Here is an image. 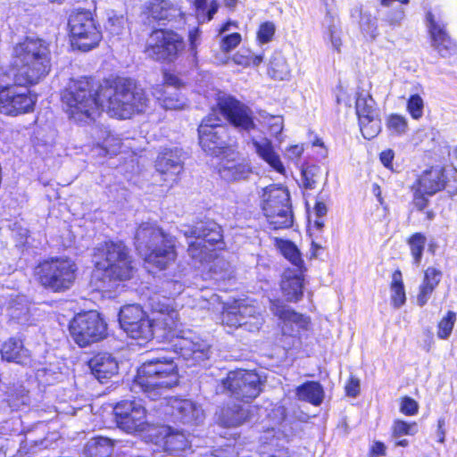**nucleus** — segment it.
Masks as SVG:
<instances>
[{"instance_id": "1", "label": "nucleus", "mask_w": 457, "mask_h": 457, "mask_svg": "<svg viewBox=\"0 0 457 457\" xmlns=\"http://www.w3.org/2000/svg\"><path fill=\"white\" fill-rule=\"evenodd\" d=\"M62 102L68 117L84 124L96 121L104 110L112 118L129 120L150 106L146 90L135 79L119 74L103 79L93 75L71 79Z\"/></svg>"}, {"instance_id": "2", "label": "nucleus", "mask_w": 457, "mask_h": 457, "mask_svg": "<svg viewBox=\"0 0 457 457\" xmlns=\"http://www.w3.org/2000/svg\"><path fill=\"white\" fill-rule=\"evenodd\" d=\"M227 122L240 132L250 133L256 124L252 109L237 97L226 95L217 98L215 106L204 116L197 128L199 145L207 154L227 158L238 154V143Z\"/></svg>"}, {"instance_id": "3", "label": "nucleus", "mask_w": 457, "mask_h": 457, "mask_svg": "<svg viewBox=\"0 0 457 457\" xmlns=\"http://www.w3.org/2000/svg\"><path fill=\"white\" fill-rule=\"evenodd\" d=\"M136 272L131 250L125 241L106 239L93 249L88 287L94 292L111 293L119 285L131 280Z\"/></svg>"}, {"instance_id": "4", "label": "nucleus", "mask_w": 457, "mask_h": 457, "mask_svg": "<svg viewBox=\"0 0 457 457\" xmlns=\"http://www.w3.org/2000/svg\"><path fill=\"white\" fill-rule=\"evenodd\" d=\"M154 328L162 331V349L171 351L195 366L210 357L211 346L190 329H182L178 309L171 303L158 302L153 306Z\"/></svg>"}, {"instance_id": "5", "label": "nucleus", "mask_w": 457, "mask_h": 457, "mask_svg": "<svg viewBox=\"0 0 457 457\" xmlns=\"http://www.w3.org/2000/svg\"><path fill=\"white\" fill-rule=\"evenodd\" d=\"M17 70L13 81L18 87L29 88L38 84L51 71L50 43L37 37H25L13 47Z\"/></svg>"}, {"instance_id": "6", "label": "nucleus", "mask_w": 457, "mask_h": 457, "mask_svg": "<svg viewBox=\"0 0 457 457\" xmlns=\"http://www.w3.org/2000/svg\"><path fill=\"white\" fill-rule=\"evenodd\" d=\"M134 238L147 248L143 262L149 271H165L176 263L179 257L177 239L160 226L141 222L136 228Z\"/></svg>"}, {"instance_id": "7", "label": "nucleus", "mask_w": 457, "mask_h": 457, "mask_svg": "<svg viewBox=\"0 0 457 457\" xmlns=\"http://www.w3.org/2000/svg\"><path fill=\"white\" fill-rule=\"evenodd\" d=\"M179 383V369L171 357L146 360L138 367L133 380V385L152 400L159 398L163 390Z\"/></svg>"}, {"instance_id": "8", "label": "nucleus", "mask_w": 457, "mask_h": 457, "mask_svg": "<svg viewBox=\"0 0 457 457\" xmlns=\"http://www.w3.org/2000/svg\"><path fill=\"white\" fill-rule=\"evenodd\" d=\"M78 263L68 256H51L39 261L33 277L45 290L61 294L71 289L79 277Z\"/></svg>"}, {"instance_id": "9", "label": "nucleus", "mask_w": 457, "mask_h": 457, "mask_svg": "<svg viewBox=\"0 0 457 457\" xmlns=\"http://www.w3.org/2000/svg\"><path fill=\"white\" fill-rule=\"evenodd\" d=\"M189 236L199 241H192L187 245L189 256L196 262L210 263L225 250L223 229L213 220H200L190 229Z\"/></svg>"}, {"instance_id": "10", "label": "nucleus", "mask_w": 457, "mask_h": 457, "mask_svg": "<svg viewBox=\"0 0 457 457\" xmlns=\"http://www.w3.org/2000/svg\"><path fill=\"white\" fill-rule=\"evenodd\" d=\"M260 207L271 229H286L293 226L294 214L287 187L270 184L262 188Z\"/></svg>"}, {"instance_id": "11", "label": "nucleus", "mask_w": 457, "mask_h": 457, "mask_svg": "<svg viewBox=\"0 0 457 457\" xmlns=\"http://www.w3.org/2000/svg\"><path fill=\"white\" fill-rule=\"evenodd\" d=\"M68 35L73 48L88 52L97 47L103 39L100 24L92 11L75 8L68 16Z\"/></svg>"}, {"instance_id": "12", "label": "nucleus", "mask_w": 457, "mask_h": 457, "mask_svg": "<svg viewBox=\"0 0 457 457\" xmlns=\"http://www.w3.org/2000/svg\"><path fill=\"white\" fill-rule=\"evenodd\" d=\"M149 39L145 52L160 63H174L186 50L183 36L172 29H154L149 34Z\"/></svg>"}, {"instance_id": "13", "label": "nucleus", "mask_w": 457, "mask_h": 457, "mask_svg": "<svg viewBox=\"0 0 457 457\" xmlns=\"http://www.w3.org/2000/svg\"><path fill=\"white\" fill-rule=\"evenodd\" d=\"M68 329L74 343L87 347L108 337V324L96 311L81 312L69 321Z\"/></svg>"}, {"instance_id": "14", "label": "nucleus", "mask_w": 457, "mask_h": 457, "mask_svg": "<svg viewBox=\"0 0 457 457\" xmlns=\"http://www.w3.org/2000/svg\"><path fill=\"white\" fill-rule=\"evenodd\" d=\"M223 391L230 398L250 403L262 393V382L260 375L252 370H229L221 379Z\"/></svg>"}, {"instance_id": "15", "label": "nucleus", "mask_w": 457, "mask_h": 457, "mask_svg": "<svg viewBox=\"0 0 457 457\" xmlns=\"http://www.w3.org/2000/svg\"><path fill=\"white\" fill-rule=\"evenodd\" d=\"M246 298L233 299L225 303L221 311V323L230 328L237 329L241 327H247L248 329H259L262 319L258 307Z\"/></svg>"}, {"instance_id": "16", "label": "nucleus", "mask_w": 457, "mask_h": 457, "mask_svg": "<svg viewBox=\"0 0 457 457\" xmlns=\"http://www.w3.org/2000/svg\"><path fill=\"white\" fill-rule=\"evenodd\" d=\"M120 328L128 337L149 342L154 337V320L140 304H127L119 312Z\"/></svg>"}, {"instance_id": "17", "label": "nucleus", "mask_w": 457, "mask_h": 457, "mask_svg": "<svg viewBox=\"0 0 457 457\" xmlns=\"http://www.w3.org/2000/svg\"><path fill=\"white\" fill-rule=\"evenodd\" d=\"M116 425L129 434L152 433L155 426L147 421L146 409L135 400H122L113 407Z\"/></svg>"}, {"instance_id": "18", "label": "nucleus", "mask_w": 457, "mask_h": 457, "mask_svg": "<svg viewBox=\"0 0 457 457\" xmlns=\"http://www.w3.org/2000/svg\"><path fill=\"white\" fill-rule=\"evenodd\" d=\"M13 85H0V113L8 117L34 112L37 96L30 90L20 91Z\"/></svg>"}, {"instance_id": "19", "label": "nucleus", "mask_w": 457, "mask_h": 457, "mask_svg": "<svg viewBox=\"0 0 457 457\" xmlns=\"http://www.w3.org/2000/svg\"><path fill=\"white\" fill-rule=\"evenodd\" d=\"M413 187H420L428 195L445 189L457 192V169H452L449 173L445 166L430 165L417 176Z\"/></svg>"}, {"instance_id": "20", "label": "nucleus", "mask_w": 457, "mask_h": 457, "mask_svg": "<svg viewBox=\"0 0 457 457\" xmlns=\"http://www.w3.org/2000/svg\"><path fill=\"white\" fill-rule=\"evenodd\" d=\"M183 167L179 150L176 147L162 149L154 162V169L167 187H171L179 181Z\"/></svg>"}, {"instance_id": "21", "label": "nucleus", "mask_w": 457, "mask_h": 457, "mask_svg": "<svg viewBox=\"0 0 457 457\" xmlns=\"http://www.w3.org/2000/svg\"><path fill=\"white\" fill-rule=\"evenodd\" d=\"M149 441L156 445H162L165 452L174 456H183L191 452V442L188 437L180 431L163 433L155 427L154 431L148 434Z\"/></svg>"}, {"instance_id": "22", "label": "nucleus", "mask_w": 457, "mask_h": 457, "mask_svg": "<svg viewBox=\"0 0 457 457\" xmlns=\"http://www.w3.org/2000/svg\"><path fill=\"white\" fill-rule=\"evenodd\" d=\"M282 432L275 428H267L260 436L261 457H290L289 450L280 445Z\"/></svg>"}, {"instance_id": "23", "label": "nucleus", "mask_w": 457, "mask_h": 457, "mask_svg": "<svg viewBox=\"0 0 457 457\" xmlns=\"http://www.w3.org/2000/svg\"><path fill=\"white\" fill-rule=\"evenodd\" d=\"M273 314L284 324L295 325L299 330H308L311 318L284 304L279 299L270 301Z\"/></svg>"}, {"instance_id": "24", "label": "nucleus", "mask_w": 457, "mask_h": 457, "mask_svg": "<svg viewBox=\"0 0 457 457\" xmlns=\"http://www.w3.org/2000/svg\"><path fill=\"white\" fill-rule=\"evenodd\" d=\"M92 374L104 382L118 373L119 364L117 360L108 353H97L87 361Z\"/></svg>"}, {"instance_id": "25", "label": "nucleus", "mask_w": 457, "mask_h": 457, "mask_svg": "<svg viewBox=\"0 0 457 457\" xmlns=\"http://www.w3.org/2000/svg\"><path fill=\"white\" fill-rule=\"evenodd\" d=\"M304 273L295 274L287 270L281 278L279 287L288 303H298L303 296Z\"/></svg>"}, {"instance_id": "26", "label": "nucleus", "mask_w": 457, "mask_h": 457, "mask_svg": "<svg viewBox=\"0 0 457 457\" xmlns=\"http://www.w3.org/2000/svg\"><path fill=\"white\" fill-rule=\"evenodd\" d=\"M442 277L443 272L440 269L428 266L424 270L421 282L418 287L417 303L419 306L423 307L428 303L439 286Z\"/></svg>"}, {"instance_id": "27", "label": "nucleus", "mask_w": 457, "mask_h": 457, "mask_svg": "<svg viewBox=\"0 0 457 457\" xmlns=\"http://www.w3.org/2000/svg\"><path fill=\"white\" fill-rule=\"evenodd\" d=\"M170 415L174 422L183 424L195 421L200 415L199 407L191 400L174 398L170 401Z\"/></svg>"}, {"instance_id": "28", "label": "nucleus", "mask_w": 457, "mask_h": 457, "mask_svg": "<svg viewBox=\"0 0 457 457\" xmlns=\"http://www.w3.org/2000/svg\"><path fill=\"white\" fill-rule=\"evenodd\" d=\"M252 416L251 407H244L233 403L222 407L220 413V423L223 428H237L247 422Z\"/></svg>"}, {"instance_id": "29", "label": "nucleus", "mask_w": 457, "mask_h": 457, "mask_svg": "<svg viewBox=\"0 0 457 457\" xmlns=\"http://www.w3.org/2000/svg\"><path fill=\"white\" fill-rule=\"evenodd\" d=\"M273 244L279 253L293 266H295L298 272L305 273L307 271V267L302 253L293 241L280 237H274Z\"/></svg>"}, {"instance_id": "30", "label": "nucleus", "mask_w": 457, "mask_h": 457, "mask_svg": "<svg viewBox=\"0 0 457 457\" xmlns=\"http://www.w3.org/2000/svg\"><path fill=\"white\" fill-rule=\"evenodd\" d=\"M252 144L255 149V153L262 161L276 172L285 175L286 169L270 139L264 138L261 141L253 139Z\"/></svg>"}, {"instance_id": "31", "label": "nucleus", "mask_w": 457, "mask_h": 457, "mask_svg": "<svg viewBox=\"0 0 457 457\" xmlns=\"http://www.w3.org/2000/svg\"><path fill=\"white\" fill-rule=\"evenodd\" d=\"M391 437L395 438V446L407 447L410 445L409 440L401 438L402 436H413L419 432V424L415 420H405L403 419H395L391 425Z\"/></svg>"}, {"instance_id": "32", "label": "nucleus", "mask_w": 457, "mask_h": 457, "mask_svg": "<svg viewBox=\"0 0 457 457\" xmlns=\"http://www.w3.org/2000/svg\"><path fill=\"white\" fill-rule=\"evenodd\" d=\"M429 34L432 46L442 56L450 53L455 47V43L448 35L445 29L433 20H431L429 25Z\"/></svg>"}, {"instance_id": "33", "label": "nucleus", "mask_w": 457, "mask_h": 457, "mask_svg": "<svg viewBox=\"0 0 457 457\" xmlns=\"http://www.w3.org/2000/svg\"><path fill=\"white\" fill-rule=\"evenodd\" d=\"M267 74L274 80H285L291 76V68L281 50H275L268 63Z\"/></svg>"}, {"instance_id": "34", "label": "nucleus", "mask_w": 457, "mask_h": 457, "mask_svg": "<svg viewBox=\"0 0 457 457\" xmlns=\"http://www.w3.org/2000/svg\"><path fill=\"white\" fill-rule=\"evenodd\" d=\"M297 398L314 406H320L324 399V389L319 381H305L295 388Z\"/></svg>"}, {"instance_id": "35", "label": "nucleus", "mask_w": 457, "mask_h": 457, "mask_svg": "<svg viewBox=\"0 0 457 457\" xmlns=\"http://www.w3.org/2000/svg\"><path fill=\"white\" fill-rule=\"evenodd\" d=\"M2 357L8 361L22 363L29 356L24 348L23 341L20 338L10 337L1 346Z\"/></svg>"}, {"instance_id": "36", "label": "nucleus", "mask_w": 457, "mask_h": 457, "mask_svg": "<svg viewBox=\"0 0 457 457\" xmlns=\"http://www.w3.org/2000/svg\"><path fill=\"white\" fill-rule=\"evenodd\" d=\"M389 287L391 290V304L394 308L399 309L406 303V293L403 283V273L400 269L392 272Z\"/></svg>"}, {"instance_id": "37", "label": "nucleus", "mask_w": 457, "mask_h": 457, "mask_svg": "<svg viewBox=\"0 0 457 457\" xmlns=\"http://www.w3.org/2000/svg\"><path fill=\"white\" fill-rule=\"evenodd\" d=\"M112 441L104 436H95L85 448L86 457H109L112 451Z\"/></svg>"}, {"instance_id": "38", "label": "nucleus", "mask_w": 457, "mask_h": 457, "mask_svg": "<svg viewBox=\"0 0 457 457\" xmlns=\"http://www.w3.org/2000/svg\"><path fill=\"white\" fill-rule=\"evenodd\" d=\"M427 237L422 232H414L406 238L414 265H420L425 251Z\"/></svg>"}, {"instance_id": "39", "label": "nucleus", "mask_w": 457, "mask_h": 457, "mask_svg": "<svg viewBox=\"0 0 457 457\" xmlns=\"http://www.w3.org/2000/svg\"><path fill=\"white\" fill-rule=\"evenodd\" d=\"M355 112L358 117V122L379 117L374 107V100L370 96H357L355 101Z\"/></svg>"}, {"instance_id": "40", "label": "nucleus", "mask_w": 457, "mask_h": 457, "mask_svg": "<svg viewBox=\"0 0 457 457\" xmlns=\"http://www.w3.org/2000/svg\"><path fill=\"white\" fill-rule=\"evenodd\" d=\"M456 321L457 313L453 311H447L436 324L437 338L441 340L448 339L453 331Z\"/></svg>"}, {"instance_id": "41", "label": "nucleus", "mask_w": 457, "mask_h": 457, "mask_svg": "<svg viewBox=\"0 0 457 457\" xmlns=\"http://www.w3.org/2000/svg\"><path fill=\"white\" fill-rule=\"evenodd\" d=\"M303 187L314 189L320 177V167L316 164L303 163L301 170Z\"/></svg>"}, {"instance_id": "42", "label": "nucleus", "mask_w": 457, "mask_h": 457, "mask_svg": "<svg viewBox=\"0 0 457 457\" xmlns=\"http://www.w3.org/2000/svg\"><path fill=\"white\" fill-rule=\"evenodd\" d=\"M386 129L394 135L401 136L408 129L406 118L398 113H391L386 120Z\"/></svg>"}, {"instance_id": "43", "label": "nucleus", "mask_w": 457, "mask_h": 457, "mask_svg": "<svg viewBox=\"0 0 457 457\" xmlns=\"http://www.w3.org/2000/svg\"><path fill=\"white\" fill-rule=\"evenodd\" d=\"M276 25L273 21H266L261 22L256 30V42L259 45H265L271 42L275 37Z\"/></svg>"}, {"instance_id": "44", "label": "nucleus", "mask_w": 457, "mask_h": 457, "mask_svg": "<svg viewBox=\"0 0 457 457\" xmlns=\"http://www.w3.org/2000/svg\"><path fill=\"white\" fill-rule=\"evenodd\" d=\"M160 95L156 96L159 104L165 110H181L184 108V103L181 101L179 94H167L163 89L160 90Z\"/></svg>"}, {"instance_id": "45", "label": "nucleus", "mask_w": 457, "mask_h": 457, "mask_svg": "<svg viewBox=\"0 0 457 457\" xmlns=\"http://www.w3.org/2000/svg\"><path fill=\"white\" fill-rule=\"evenodd\" d=\"M360 130L362 137L370 140L375 138L381 131V119L380 117L366 120L365 121H359Z\"/></svg>"}, {"instance_id": "46", "label": "nucleus", "mask_w": 457, "mask_h": 457, "mask_svg": "<svg viewBox=\"0 0 457 457\" xmlns=\"http://www.w3.org/2000/svg\"><path fill=\"white\" fill-rule=\"evenodd\" d=\"M226 172V176L230 180H241L245 179L252 173V169L246 163H236L232 166H226L223 168Z\"/></svg>"}, {"instance_id": "47", "label": "nucleus", "mask_w": 457, "mask_h": 457, "mask_svg": "<svg viewBox=\"0 0 457 457\" xmlns=\"http://www.w3.org/2000/svg\"><path fill=\"white\" fill-rule=\"evenodd\" d=\"M406 109L414 120H420L423 116L424 102L419 94L411 95L407 100Z\"/></svg>"}, {"instance_id": "48", "label": "nucleus", "mask_w": 457, "mask_h": 457, "mask_svg": "<svg viewBox=\"0 0 457 457\" xmlns=\"http://www.w3.org/2000/svg\"><path fill=\"white\" fill-rule=\"evenodd\" d=\"M411 190L412 192L411 204L413 208L418 212H423L428 206L429 195L420 187H413V183L411 186Z\"/></svg>"}, {"instance_id": "49", "label": "nucleus", "mask_w": 457, "mask_h": 457, "mask_svg": "<svg viewBox=\"0 0 457 457\" xmlns=\"http://www.w3.org/2000/svg\"><path fill=\"white\" fill-rule=\"evenodd\" d=\"M420 411L419 403L408 395L401 396L399 399V411L408 417L416 416Z\"/></svg>"}, {"instance_id": "50", "label": "nucleus", "mask_w": 457, "mask_h": 457, "mask_svg": "<svg viewBox=\"0 0 457 457\" xmlns=\"http://www.w3.org/2000/svg\"><path fill=\"white\" fill-rule=\"evenodd\" d=\"M241 42V34L238 32H233L221 38L220 47L222 53L228 54L238 46Z\"/></svg>"}, {"instance_id": "51", "label": "nucleus", "mask_w": 457, "mask_h": 457, "mask_svg": "<svg viewBox=\"0 0 457 457\" xmlns=\"http://www.w3.org/2000/svg\"><path fill=\"white\" fill-rule=\"evenodd\" d=\"M201 37V30L198 27H195L188 31V44L190 54L194 62H197L198 45Z\"/></svg>"}, {"instance_id": "52", "label": "nucleus", "mask_w": 457, "mask_h": 457, "mask_svg": "<svg viewBox=\"0 0 457 457\" xmlns=\"http://www.w3.org/2000/svg\"><path fill=\"white\" fill-rule=\"evenodd\" d=\"M163 85L172 86L180 88L184 86L182 79L173 71L164 69L162 71Z\"/></svg>"}, {"instance_id": "53", "label": "nucleus", "mask_w": 457, "mask_h": 457, "mask_svg": "<svg viewBox=\"0 0 457 457\" xmlns=\"http://www.w3.org/2000/svg\"><path fill=\"white\" fill-rule=\"evenodd\" d=\"M328 212L327 206L325 203L321 201H317L314 204V213L317 218L314 220V226L318 229H321L324 227L323 217L326 215Z\"/></svg>"}, {"instance_id": "54", "label": "nucleus", "mask_w": 457, "mask_h": 457, "mask_svg": "<svg viewBox=\"0 0 457 457\" xmlns=\"http://www.w3.org/2000/svg\"><path fill=\"white\" fill-rule=\"evenodd\" d=\"M345 393L349 397H356L360 394L359 378L350 376L345 386Z\"/></svg>"}, {"instance_id": "55", "label": "nucleus", "mask_w": 457, "mask_h": 457, "mask_svg": "<svg viewBox=\"0 0 457 457\" xmlns=\"http://www.w3.org/2000/svg\"><path fill=\"white\" fill-rule=\"evenodd\" d=\"M303 152V144L291 145L286 149L287 158L294 162H298L301 160Z\"/></svg>"}, {"instance_id": "56", "label": "nucleus", "mask_w": 457, "mask_h": 457, "mask_svg": "<svg viewBox=\"0 0 457 457\" xmlns=\"http://www.w3.org/2000/svg\"><path fill=\"white\" fill-rule=\"evenodd\" d=\"M395 159V152L391 148H387L386 150H383L379 154V160L381 163L384 165L385 168L387 170L393 171L394 170V165L393 161Z\"/></svg>"}, {"instance_id": "57", "label": "nucleus", "mask_w": 457, "mask_h": 457, "mask_svg": "<svg viewBox=\"0 0 457 457\" xmlns=\"http://www.w3.org/2000/svg\"><path fill=\"white\" fill-rule=\"evenodd\" d=\"M386 446L381 441H375L369 449L370 457L386 456Z\"/></svg>"}, {"instance_id": "58", "label": "nucleus", "mask_w": 457, "mask_h": 457, "mask_svg": "<svg viewBox=\"0 0 457 457\" xmlns=\"http://www.w3.org/2000/svg\"><path fill=\"white\" fill-rule=\"evenodd\" d=\"M445 420L444 418H440L437 420V428H436V432H437V442L439 444H444L445 442Z\"/></svg>"}, {"instance_id": "59", "label": "nucleus", "mask_w": 457, "mask_h": 457, "mask_svg": "<svg viewBox=\"0 0 457 457\" xmlns=\"http://www.w3.org/2000/svg\"><path fill=\"white\" fill-rule=\"evenodd\" d=\"M264 60V54H251V62H242L244 67L249 66H259Z\"/></svg>"}, {"instance_id": "60", "label": "nucleus", "mask_w": 457, "mask_h": 457, "mask_svg": "<svg viewBox=\"0 0 457 457\" xmlns=\"http://www.w3.org/2000/svg\"><path fill=\"white\" fill-rule=\"evenodd\" d=\"M218 9H219V5H218L217 2L214 1V0L212 1L211 4H210V8H209V10L207 12V19H208V21L212 20L213 15L217 12Z\"/></svg>"}, {"instance_id": "61", "label": "nucleus", "mask_w": 457, "mask_h": 457, "mask_svg": "<svg viewBox=\"0 0 457 457\" xmlns=\"http://www.w3.org/2000/svg\"><path fill=\"white\" fill-rule=\"evenodd\" d=\"M234 59H235L236 63L243 66L242 62H251V54L244 55V54L237 53V54H236Z\"/></svg>"}, {"instance_id": "62", "label": "nucleus", "mask_w": 457, "mask_h": 457, "mask_svg": "<svg viewBox=\"0 0 457 457\" xmlns=\"http://www.w3.org/2000/svg\"><path fill=\"white\" fill-rule=\"evenodd\" d=\"M230 26H234V27H237V21H232L230 20H228L226 21L225 22H223L220 29H219V34H222L224 33L225 31L228 30V29L230 28Z\"/></svg>"}, {"instance_id": "63", "label": "nucleus", "mask_w": 457, "mask_h": 457, "mask_svg": "<svg viewBox=\"0 0 457 457\" xmlns=\"http://www.w3.org/2000/svg\"><path fill=\"white\" fill-rule=\"evenodd\" d=\"M320 248V245L312 241V246H311L310 259L317 257L318 251Z\"/></svg>"}, {"instance_id": "64", "label": "nucleus", "mask_w": 457, "mask_h": 457, "mask_svg": "<svg viewBox=\"0 0 457 457\" xmlns=\"http://www.w3.org/2000/svg\"><path fill=\"white\" fill-rule=\"evenodd\" d=\"M425 215H426V219L428 220H431L435 218V212L433 210H427L426 212H425Z\"/></svg>"}]
</instances>
